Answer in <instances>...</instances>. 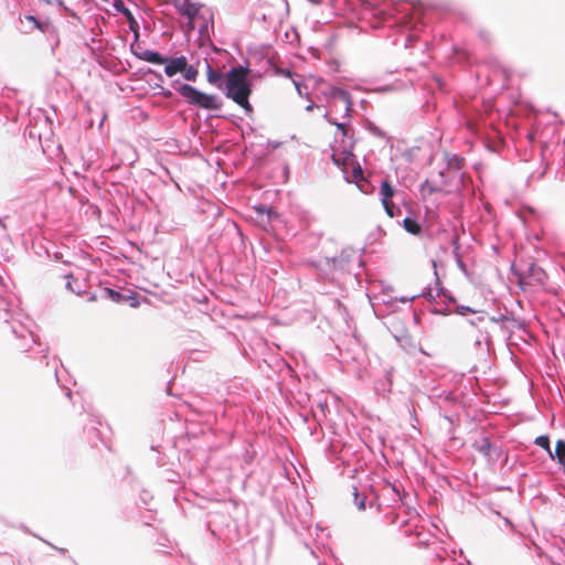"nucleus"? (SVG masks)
Masks as SVG:
<instances>
[{
    "label": "nucleus",
    "mask_w": 565,
    "mask_h": 565,
    "mask_svg": "<svg viewBox=\"0 0 565 565\" xmlns=\"http://www.w3.org/2000/svg\"><path fill=\"white\" fill-rule=\"evenodd\" d=\"M113 6L118 12L122 13L127 18L131 31L137 32L139 28L138 22L134 18L131 11L125 6L124 1L114 0Z\"/></svg>",
    "instance_id": "obj_7"
},
{
    "label": "nucleus",
    "mask_w": 565,
    "mask_h": 565,
    "mask_svg": "<svg viewBox=\"0 0 565 565\" xmlns=\"http://www.w3.org/2000/svg\"><path fill=\"white\" fill-rule=\"evenodd\" d=\"M206 76L210 84L216 85L217 88L223 89L225 79L223 81V74L220 71L207 66Z\"/></svg>",
    "instance_id": "obj_9"
},
{
    "label": "nucleus",
    "mask_w": 565,
    "mask_h": 565,
    "mask_svg": "<svg viewBox=\"0 0 565 565\" xmlns=\"http://www.w3.org/2000/svg\"><path fill=\"white\" fill-rule=\"evenodd\" d=\"M382 205H383L387 216L393 218L395 216V213H394L395 205H394L393 201H388V202L384 201V202H382Z\"/></svg>",
    "instance_id": "obj_18"
},
{
    "label": "nucleus",
    "mask_w": 565,
    "mask_h": 565,
    "mask_svg": "<svg viewBox=\"0 0 565 565\" xmlns=\"http://www.w3.org/2000/svg\"><path fill=\"white\" fill-rule=\"evenodd\" d=\"M353 169H352V179L354 182H359V181H362L364 180V177H363V170L361 168V166L359 163H354V166H352Z\"/></svg>",
    "instance_id": "obj_16"
},
{
    "label": "nucleus",
    "mask_w": 565,
    "mask_h": 565,
    "mask_svg": "<svg viewBox=\"0 0 565 565\" xmlns=\"http://www.w3.org/2000/svg\"><path fill=\"white\" fill-rule=\"evenodd\" d=\"M67 287L72 289L70 280L67 281Z\"/></svg>",
    "instance_id": "obj_26"
},
{
    "label": "nucleus",
    "mask_w": 565,
    "mask_h": 565,
    "mask_svg": "<svg viewBox=\"0 0 565 565\" xmlns=\"http://www.w3.org/2000/svg\"><path fill=\"white\" fill-rule=\"evenodd\" d=\"M535 445H537L539 447L545 449L550 454V456L553 457V454H552V450H551L550 438L547 436H539V437H536Z\"/></svg>",
    "instance_id": "obj_14"
},
{
    "label": "nucleus",
    "mask_w": 565,
    "mask_h": 565,
    "mask_svg": "<svg viewBox=\"0 0 565 565\" xmlns=\"http://www.w3.org/2000/svg\"><path fill=\"white\" fill-rule=\"evenodd\" d=\"M294 84L296 86V89H297L298 94L302 95V89H301L300 83L294 79Z\"/></svg>",
    "instance_id": "obj_22"
},
{
    "label": "nucleus",
    "mask_w": 565,
    "mask_h": 565,
    "mask_svg": "<svg viewBox=\"0 0 565 565\" xmlns=\"http://www.w3.org/2000/svg\"><path fill=\"white\" fill-rule=\"evenodd\" d=\"M177 8L182 15L189 19L188 30L192 31L194 29L195 19L201 10V6L190 2L189 0H182L177 1Z\"/></svg>",
    "instance_id": "obj_4"
},
{
    "label": "nucleus",
    "mask_w": 565,
    "mask_h": 565,
    "mask_svg": "<svg viewBox=\"0 0 565 565\" xmlns=\"http://www.w3.org/2000/svg\"><path fill=\"white\" fill-rule=\"evenodd\" d=\"M138 58L152 63V64H163L166 63V58L161 56L159 52L150 51V50H143L140 53H136Z\"/></svg>",
    "instance_id": "obj_8"
},
{
    "label": "nucleus",
    "mask_w": 565,
    "mask_h": 565,
    "mask_svg": "<svg viewBox=\"0 0 565 565\" xmlns=\"http://www.w3.org/2000/svg\"><path fill=\"white\" fill-rule=\"evenodd\" d=\"M179 93L186 99L189 104L207 110H217L222 106V103L217 96L202 93L189 84L181 85Z\"/></svg>",
    "instance_id": "obj_2"
},
{
    "label": "nucleus",
    "mask_w": 565,
    "mask_h": 565,
    "mask_svg": "<svg viewBox=\"0 0 565 565\" xmlns=\"http://www.w3.org/2000/svg\"><path fill=\"white\" fill-rule=\"evenodd\" d=\"M24 20L32 23V29L29 32H32L33 29H38L41 32H45V30H46L45 25L42 22H40L35 17L25 15Z\"/></svg>",
    "instance_id": "obj_15"
},
{
    "label": "nucleus",
    "mask_w": 565,
    "mask_h": 565,
    "mask_svg": "<svg viewBox=\"0 0 565 565\" xmlns=\"http://www.w3.org/2000/svg\"><path fill=\"white\" fill-rule=\"evenodd\" d=\"M183 76L188 81H195L198 77V70L193 67L192 65H189L188 62L185 63V68L182 71Z\"/></svg>",
    "instance_id": "obj_13"
},
{
    "label": "nucleus",
    "mask_w": 565,
    "mask_h": 565,
    "mask_svg": "<svg viewBox=\"0 0 565 565\" xmlns=\"http://www.w3.org/2000/svg\"><path fill=\"white\" fill-rule=\"evenodd\" d=\"M248 70L242 66L232 68L225 76L224 88L227 98H231L247 113L253 111L248 98L252 94L250 83L247 81Z\"/></svg>",
    "instance_id": "obj_1"
},
{
    "label": "nucleus",
    "mask_w": 565,
    "mask_h": 565,
    "mask_svg": "<svg viewBox=\"0 0 565 565\" xmlns=\"http://www.w3.org/2000/svg\"><path fill=\"white\" fill-rule=\"evenodd\" d=\"M358 488H354V495L358 497Z\"/></svg>",
    "instance_id": "obj_25"
},
{
    "label": "nucleus",
    "mask_w": 565,
    "mask_h": 565,
    "mask_svg": "<svg viewBox=\"0 0 565 565\" xmlns=\"http://www.w3.org/2000/svg\"><path fill=\"white\" fill-rule=\"evenodd\" d=\"M186 61L188 60L185 56H180V57H175V58H166L164 73L169 77L174 76L177 73L182 72L185 68Z\"/></svg>",
    "instance_id": "obj_6"
},
{
    "label": "nucleus",
    "mask_w": 565,
    "mask_h": 565,
    "mask_svg": "<svg viewBox=\"0 0 565 565\" xmlns=\"http://www.w3.org/2000/svg\"><path fill=\"white\" fill-rule=\"evenodd\" d=\"M547 280L546 273L535 264H531L527 269L519 277V284L522 288L534 287L541 288Z\"/></svg>",
    "instance_id": "obj_3"
},
{
    "label": "nucleus",
    "mask_w": 565,
    "mask_h": 565,
    "mask_svg": "<svg viewBox=\"0 0 565 565\" xmlns=\"http://www.w3.org/2000/svg\"><path fill=\"white\" fill-rule=\"evenodd\" d=\"M315 107H316V105H315V104H310V105H308V106L306 107V110L310 111V110H312Z\"/></svg>",
    "instance_id": "obj_23"
},
{
    "label": "nucleus",
    "mask_w": 565,
    "mask_h": 565,
    "mask_svg": "<svg viewBox=\"0 0 565 565\" xmlns=\"http://www.w3.org/2000/svg\"><path fill=\"white\" fill-rule=\"evenodd\" d=\"M278 74L285 77H291V72L289 70H279Z\"/></svg>",
    "instance_id": "obj_21"
},
{
    "label": "nucleus",
    "mask_w": 565,
    "mask_h": 565,
    "mask_svg": "<svg viewBox=\"0 0 565 565\" xmlns=\"http://www.w3.org/2000/svg\"><path fill=\"white\" fill-rule=\"evenodd\" d=\"M556 458L558 463L563 466L565 472V440H557L555 445V455L552 458Z\"/></svg>",
    "instance_id": "obj_11"
},
{
    "label": "nucleus",
    "mask_w": 565,
    "mask_h": 565,
    "mask_svg": "<svg viewBox=\"0 0 565 565\" xmlns=\"http://www.w3.org/2000/svg\"><path fill=\"white\" fill-rule=\"evenodd\" d=\"M359 508H360V509H364V501H361V502L359 503Z\"/></svg>",
    "instance_id": "obj_24"
},
{
    "label": "nucleus",
    "mask_w": 565,
    "mask_h": 565,
    "mask_svg": "<svg viewBox=\"0 0 565 565\" xmlns=\"http://www.w3.org/2000/svg\"><path fill=\"white\" fill-rule=\"evenodd\" d=\"M333 124L337 126V128L339 130H341L343 137H345L348 135V129L344 124H338V122H333Z\"/></svg>",
    "instance_id": "obj_20"
},
{
    "label": "nucleus",
    "mask_w": 565,
    "mask_h": 565,
    "mask_svg": "<svg viewBox=\"0 0 565 565\" xmlns=\"http://www.w3.org/2000/svg\"><path fill=\"white\" fill-rule=\"evenodd\" d=\"M352 145L344 146L342 150H333L332 161L338 167H342L343 171H345L349 167L354 166L355 156L349 150Z\"/></svg>",
    "instance_id": "obj_5"
},
{
    "label": "nucleus",
    "mask_w": 565,
    "mask_h": 565,
    "mask_svg": "<svg viewBox=\"0 0 565 565\" xmlns=\"http://www.w3.org/2000/svg\"><path fill=\"white\" fill-rule=\"evenodd\" d=\"M403 226L408 233L413 235H418L422 232V226L411 217H406L403 221Z\"/></svg>",
    "instance_id": "obj_12"
},
{
    "label": "nucleus",
    "mask_w": 565,
    "mask_h": 565,
    "mask_svg": "<svg viewBox=\"0 0 565 565\" xmlns=\"http://www.w3.org/2000/svg\"><path fill=\"white\" fill-rule=\"evenodd\" d=\"M380 194H381L382 202H384V200H385V202L392 201V198L395 194V189L392 186V184L387 180H385L381 184Z\"/></svg>",
    "instance_id": "obj_10"
},
{
    "label": "nucleus",
    "mask_w": 565,
    "mask_h": 565,
    "mask_svg": "<svg viewBox=\"0 0 565 565\" xmlns=\"http://www.w3.org/2000/svg\"><path fill=\"white\" fill-rule=\"evenodd\" d=\"M105 291L108 294L109 298H110L113 301H115V302H120V301H122V300H124V298H125L120 292H118V291H116V290H114V289L106 288V289H105Z\"/></svg>",
    "instance_id": "obj_17"
},
{
    "label": "nucleus",
    "mask_w": 565,
    "mask_h": 565,
    "mask_svg": "<svg viewBox=\"0 0 565 565\" xmlns=\"http://www.w3.org/2000/svg\"><path fill=\"white\" fill-rule=\"evenodd\" d=\"M484 443H486L484 445H477L476 447L482 454L488 455L489 449H490V445H489L488 440H484Z\"/></svg>",
    "instance_id": "obj_19"
}]
</instances>
